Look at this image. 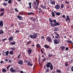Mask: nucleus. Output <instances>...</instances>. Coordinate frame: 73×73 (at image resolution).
<instances>
[{"mask_svg":"<svg viewBox=\"0 0 73 73\" xmlns=\"http://www.w3.org/2000/svg\"><path fill=\"white\" fill-rule=\"evenodd\" d=\"M30 37L31 38H37V34H34L33 36L31 35L30 36Z\"/></svg>","mask_w":73,"mask_h":73,"instance_id":"obj_2","label":"nucleus"},{"mask_svg":"<svg viewBox=\"0 0 73 73\" xmlns=\"http://www.w3.org/2000/svg\"><path fill=\"white\" fill-rule=\"evenodd\" d=\"M55 8L57 9H60V6L58 5L57 4L55 7Z\"/></svg>","mask_w":73,"mask_h":73,"instance_id":"obj_9","label":"nucleus"},{"mask_svg":"<svg viewBox=\"0 0 73 73\" xmlns=\"http://www.w3.org/2000/svg\"><path fill=\"white\" fill-rule=\"evenodd\" d=\"M65 66H68V64H67V63H66Z\"/></svg>","mask_w":73,"mask_h":73,"instance_id":"obj_59","label":"nucleus"},{"mask_svg":"<svg viewBox=\"0 0 73 73\" xmlns=\"http://www.w3.org/2000/svg\"><path fill=\"white\" fill-rule=\"evenodd\" d=\"M28 52L29 54H30V53H31V52H32V50L31 49L29 50L28 51Z\"/></svg>","mask_w":73,"mask_h":73,"instance_id":"obj_22","label":"nucleus"},{"mask_svg":"<svg viewBox=\"0 0 73 73\" xmlns=\"http://www.w3.org/2000/svg\"><path fill=\"white\" fill-rule=\"evenodd\" d=\"M20 15H24V14L23 13L21 12L20 13Z\"/></svg>","mask_w":73,"mask_h":73,"instance_id":"obj_50","label":"nucleus"},{"mask_svg":"<svg viewBox=\"0 0 73 73\" xmlns=\"http://www.w3.org/2000/svg\"><path fill=\"white\" fill-rule=\"evenodd\" d=\"M0 26L2 27H3V22L2 21L0 22Z\"/></svg>","mask_w":73,"mask_h":73,"instance_id":"obj_12","label":"nucleus"},{"mask_svg":"<svg viewBox=\"0 0 73 73\" xmlns=\"http://www.w3.org/2000/svg\"><path fill=\"white\" fill-rule=\"evenodd\" d=\"M60 13L59 12L56 13V15H57V16H60Z\"/></svg>","mask_w":73,"mask_h":73,"instance_id":"obj_23","label":"nucleus"},{"mask_svg":"<svg viewBox=\"0 0 73 73\" xmlns=\"http://www.w3.org/2000/svg\"><path fill=\"white\" fill-rule=\"evenodd\" d=\"M28 65H30V66H32V64H30V62H29L28 63Z\"/></svg>","mask_w":73,"mask_h":73,"instance_id":"obj_42","label":"nucleus"},{"mask_svg":"<svg viewBox=\"0 0 73 73\" xmlns=\"http://www.w3.org/2000/svg\"><path fill=\"white\" fill-rule=\"evenodd\" d=\"M5 61H8V59H6L5 60Z\"/></svg>","mask_w":73,"mask_h":73,"instance_id":"obj_61","label":"nucleus"},{"mask_svg":"<svg viewBox=\"0 0 73 73\" xmlns=\"http://www.w3.org/2000/svg\"><path fill=\"white\" fill-rule=\"evenodd\" d=\"M10 70L12 73H14L16 72V70H13L12 68H11Z\"/></svg>","mask_w":73,"mask_h":73,"instance_id":"obj_10","label":"nucleus"},{"mask_svg":"<svg viewBox=\"0 0 73 73\" xmlns=\"http://www.w3.org/2000/svg\"><path fill=\"white\" fill-rule=\"evenodd\" d=\"M52 56L53 55L51 54H49L48 55V56L49 57H52Z\"/></svg>","mask_w":73,"mask_h":73,"instance_id":"obj_36","label":"nucleus"},{"mask_svg":"<svg viewBox=\"0 0 73 73\" xmlns=\"http://www.w3.org/2000/svg\"><path fill=\"white\" fill-rule=\"evenodd\" d=\"M4 14V13H2L0 14V16H3Z\"/></svg>","mask_w":73,"mask_h":73,"instance_id":"obj_40","label":"nucleus"},{"mask_svg":"<svg viewBox=\"0 0 73 73\" xmlns=\"http://www.w3.org/2000/svg\"><path fill=\"white\" fill-rule=\"evenodd\" d=\"M66 42H67L68 43H71V44H73V42L71 40H67Z\"/></svg>","mask_w":73,"mask_h":73,"instance_id":"obj_16","label":"nucleus"},{"mask_svg":"<svg viewBox=\"0 0 73 73\" xmlns=\"http://www.w3.org/2000/svg\"><path fill=\"white\" fill-rule=\"evenodd\" d=\"M13 40V37H11L9 38V41H12Z\"/></svg>","mask_w":73,"mask_h":73,"instance_id":"obj_20","label":"nucleus"},{"mask_svg":"<svg viewBox=\"0 0 73 73\" xmlns=\"http://www.w3.org/2000/svg\"><path fill=\"white\" fill-rule=\"evenodd\" d=\"M36 1H34L33 3L35 4V5L34 6V8L37 9L38 5H39V3L40 2V1L39 0H36Z\"/></svg>","mask_w":73,"mask_h":73,"instance_id":"obj_1","label":"nucleus"},{"mask_svg":"<svg viewBox=\"0 0 73 73\" xmlns=\"http://www.w3.org/2000/svg\"><path fill=\"white\" fill-rule=\"evenodd\" d=\"M2 63H4V62L2 61L1 62V64H2Z\"/></svg>","mask_w":73,"mask_h":73,"instance_id":"obj_58","label":"nucleus"},{"mask_svg":"<svg viewBox=\"0 0 73 73\" xmlns=\"http://www.w3.org/2000/svg\"><path fill=\"white\" fill-rule=\"evenodd\" d=\"M19 30H17L15 32L16 33H19Z\"/></svg>","mask_w":73,"mask_h":73,"instance_id":"obj_48","label":"nucleus"},{"mask_svg":"<svg viewBox=\"0 0 73 73\" xmlns=\"http://www.w3.org/2000/svg\"><path fill=\"white\" fill-rule=\"evenodd\" d=\"M58 25H60V23H56L55 24H53L52 25V27H55Z\"/></svg>","mask_w":73,"mask_h":73,"instance_id":"obj_3","label":"nucleus"},{"mask_svg":"<svg viewBox=\"0 0 73 73\" xmlns=\"http://www.w3.org/2000/svg\"><path fill=\"white\" fill-rule=\"evenodd\" d=\"M44 38V36H42L41 37V38Z\"/></svg>","mask_w":73,"mask_h":73,"instance_id":"obj_63","label":"nucleus"},{"mask_svg":"<svg viewBox=\"0 0 73 73\" xmlns=\"http://www.w3.org/2000/svg\"><path fill=\"white\" fill-rule=\"evenodd\" d=\"M45 60H46V59L45 58H44L43 60H42V61L41 62H42V61H45Z\"/></svg>","mask_w":73,"mask_h":73,"instance_id":"obj_39","label":"nucleus"},{"mask_svg":"<svg viewBox=\"0 0 73 73\" xmlns=\"http://www.w3.org/2000/svg\"><path fill=\"white\" fill-rule=\"evenodd\" d=\"M61 48H62V50H64L65 49V46H63L62 47H61Z\"/></svg>","mask_w":73,"mask_h":73,"instance_id":"obj_37","label":"nucleus"},{"mask_svg":"<svg viewBox=\"0 0 73 73\" xmlns=\"http://www.w3.org/2000/svg\"><path fill=\"white\" fill-rule=\"evenodd\" d=\"M42 50H43V49H41V52L42 53H43V51H42Z\"/></svg>","mask_w":73,"mask_h":73,"instance_id":"obj_51","label":"nucleus"},{"mask_svg":"<svg viewBox=\"0 0 73 73\" xmlns=\"http://www.w3.org/2000/svg\"><path fill=\"white\" fill-rule=\"evenodd\" d=\"M53 65L52 64H51L50 66V69H51V70H52L53 69Z\"/></svg>","mask_w":73,"mask_h":73,"instance_id":"obj_24","label":"nucleus"},{"mask_svg":"<svg viewBox=\"0 0 73 73\" xmlns=\"http://www.w3.org/2000/svg\"><path fill=\"white\" fill-rule=\"evenodd\" d=\"M59 38V36H55L56 38Z\"/></svg>","mask_w":73,"mask_h":73,"instance_id":"obj_47","label":"nucleus"},{"mask_svg":"<svg viewBox=\"0 0 73 73\" xmlns=\"http://www.w3.org/2000/svg\"><path fill=\"white\" fill-rule=\"evenodd\" d=\"M66 50H68V48L66 47Z\"/></svg>","mask_w":73,"mask_h":73,"instance_id":"obj_56","label":"nucleus"},{"mask_svg":"<svg viewBox=\"0 0 73 73\" xmlns=\"http://www.w3.org/2000/svg\"><path fill=\"white\" fill-rule=\"evenodd\" d=\"M11 65H9V66H8L7 67V69H9V67Z\"/></svg>","mask_w":73,"mask_h":73,"instance_id":"obj_53","label":"nucleus"},{"mask_svg":"<svg viewBox=\"0 0 73 73\" xmlns=\"http://www.w3.org/2000/svg\"><path fill=\"white\" fill-rule=\"evenodd\" d=\"M29 5L30 8H32V6L31 5H32V3L31 2L29 3Z\"/></svg>","mask_w":73,"mask_h":73,"instance_id":"obj_21","label":"nucleus"},{"mask_svg":"<svg viewBox=\"0 0 73 73\" xmlns=\"http://www.w3.org/2000/svg\"><path fill=\"white\" fill-rule=\"evenodd\" d=\"M64 5L63 4H62L61 5V8H64Z\"/></svg>","mask_w":73,"mask_h":73,"instance_id":"obj_35","label":"nucleus"},{"mask_svg":"<svg viewBox=\"0 0 73 73\" xmlns=\"http://www.w3.org/2000/svg\"><path fill=\"white\" fill-rule=\"evenodd\" d=\"M51 65H52V64H51L50 62L48 63L47 64V68H49V67H50V66Z\"/></svg>","mask_w":73,"mask_h":73,"instance_id":"obj_8","label":"nucleus"},{"mask_svg":"<svg viewBox=\"0 0 73 73\" xmlns=\"http://www.w3.org/2000/svg\"><path fill=\"white\" fill-rule=\"evenodd\" d=\"M44 47H45V48H49V46H48L46 45H44Z\"/></svg>","mask_w":73,"mask_h":73,"instance_id":"obj_19","label":"nucleus"},{"mask_svg":"<svg viewBox=\"0 0 73 73\" xmlns=\"http://www.w3.org/2000/svg\"><path fill=\"white\" fill-rule=\"evenodd\" d=\"M66 3H67V4H68L69 3V2H65Z\"/></svg>","mask_w":73,"mask_h":73,"instance_id":"obj_62","label":"nucleus"},{"mask_svg":"<svg viewBox=\"0 0 73 73\" xmlns=\"http://www.w3.org/2000/svg\"><path fill=\"white\" fill-rule=\"evenodd\" d=\"M36 47L37 48H41V47L40 45V44H38L36 45Z\"/></svg>","mask_w":73,"mask_h":73,"instance_id":"obj_17","label":"nucleus"},{"mask_svg":"<svg viewBox=\"0 0 73 73\" xmlns=\"http://www.w3.org/2000/svg\"><path fill=\"white\" fill-rule=\"evenodd\" d=\"M71 27L73 29V25H72Z\"/></svg>","mask_w":73,"mask_h":73,"instance_id":"obj_64","label":"nucleus"},{"mask_svg":"<svg viewBox=\"0 0 73 73\" xmlns=\"http://www.w3.org/2000/svg\"><path fill=\"white\" fill-rule=\"evenodd\" d=\"M46 72H49V69H48L47 70H46Z\"/></svg>","mask_w":73,"mask_h":73,"instance_id":"obj_49","label":"nucleus"},{"mask_svg":"<svg viewBox=\"0 0 73 73\" xmlns=\"http://www.w3.org/2000/svg\"><path fill=\"white\" fill-rule=\"evenodd\" d=\"M63 17L64 18H65V15H63Z\"/></svg>","mask_w":73,"mask_h":73,"instance_id":"obj_60","label":"nucleus"},{"mask_svg":"<svg viewBox=\"0 0 73 73\" xmlns=\"http://www.w3.org/2000/svg\"><path fill=\"white\" fill-rule=\"evenodd\" d=\"M41 7H42V8H43V9H45V8H46V6H45L43 7L42 5H41Z\"/></svg>","mask_w":73,"mask_h":73,"instance_id":"obj_30","label":"nucleus"},{"mask_svg":"<svg viewBox=\"0 0 73 73\" xmlns=\"http://www.w3.org/2000/svg\"><path fill=\"white\" fill-rule=\"evenodd\" d=\"M2 71L3 72H6V70L5 69H2Z\"/></svg>","mask_w":73,"mask_h":73,"instance_id":"obj_27","label":"nucleus"},{"mask_svg":"<svg viewBox=\"0 0 73 73\" xmlns=\"http://www.w3.org/2000/svg\"><path fill=\"white\" fill-rule=\"evenodd\" d=\"M12 3V0H9L8 1V3L9 4H11Z\"/></svg>","mask_w":73,"mask_h":73,"instance_id":"obj_34","label":"nucleus"},{"mask_svg":"<svg viewBox=\"0 0 73 73\" xmlns=\"http://www.w3.org/2000/svg\"><path fill=\"white\" fill-rule=\"evenodd\" d=\"M31 42H32L31 41H29L27 43V45L29 44H30V43H31Z\"/></svg>","mask_w":73,"mask_h":73,"instance_id":"obj_44","label":"nucleus"},{"mask_svg":"<svg viewBox=\"0 0 73 73\" xmlns=\"http://www.w3.org/2000/svg\"><path fill=\"white\" fill-rule=\"evenodd\" d=\"M5 53L6 54V56H8L9 53V51H6V52H5Z\"/></svg>","mask_w":73,"mask_h":73,"instance_id":"obj_18","label":"nucleus"},{"mask_svg":"<svg viewBox=\"0 0 73 73\" xmlns=\"http://www.w3.org/2000/svg\"><path fill=\"white\" fill-rule=\"evenodd\" d=\"M4 33V32H3V30H1L0 31V35H1V34H3Z\"/></svg>","mask_w":73,"mask_h":73,"instance_id":"obj_28","label":"nucleus"},{"mask_svg":"<svg viewBox=\"0 0 73 73\" xmlns=\"http://www.w3.org/2000/svg\"><path fill=\"white\" fill-rule=\"evenodd\" d=\"M40 60H41V58L40 57H39L38 58L39 63V65H41V62H40Z\"/></svg>","mask_w":73,"mask_h":73,"instance_id":"obj_15","label":"nucleus"},{"mask_svg":"<svg viewBox=\"0 0 73 73\" xmlns=\"http://www.w3.org/2000/svg\"><path fill=\"white\" fill-rule=\"evenodd\" d=\"M21 55V54H20L18 56V58H20V55Z\"/></svg>","mask_w":73,"mask_h":73,"instance_id":"obj_54","label":"nucleus"},{"mask_svg":"<svg viewBox=\"0 0 73 73\" xmlns=\"http://www.w3.org/2000/svg\"><path fill=\"white\" fill-rule=\"evenodd\" d=\"M28 15H33L34 14V13H28Z\"/></svg>","mask_w":73,"mask_h":73,"instance_id":"obj_33","label":"nucleus"},{"mask_svg":"<svg viewBox=\"0 0 73 73\" xmlns=\"http://www.w3.org/2000/svg\"><path fill=\"white\" fill-rule=\"evenodd\" d=\"M10 54H13V52L12 51H11L10 52Z\"/></svg>","mask_w":73,"mask_h":73,"instance_id":"obj_31","label":"nucleus"},{"mask_svg":"<svg viewBox=\"0 0 73 73\" xmlns=\"http://www.w3.org/2000/svg\"><path fill=\"white\" fill-rule=\"evenodd\" d=\"M53 21H54V23H55V24H56V21L55 20H54Z\"/></svg>","mask_w":73,"mask_h":73,"instance_id":"obj_46","label":"nucleus"},{"mask_svg":"<svg viewBox=\"0 0 73 73\" xmlns=\"http://www.w3.org/2000/svg\"><path fill=\"white\" fill-rule=\"evenodd\" d=\"M50 3L51 4H52V5H54V4H55V1H52V0H50Z\"/></svg>","mask_w":73,"mask_h":73,"instance_id":"obj_4","label":"nucleus"},{"mask_svg":"<svg viewBox=\"0 0 73 73\" xmlns=\"http://www.w3.org/2000/svg\"><path fill=\"white\" fill-rule=\"evenodd\" d=\"M4 11V9H1V12H2V11Z\"/></svg>","mask_w":73,"mask_h":73,"instance_id":"obj_41","label":"nucleus"},{"mask_svg":"<svg viewBox=\"0 0 73 73\" xmlns=\"http://www.w3.org/2000/svg\"><path fill=\"white\" fill-rule=\"evenodd\" d=\"M18 63L19 64H20L21 65V64H23V61L21 60L19 61Z\"/></svg>","mask_w":73,"mask_h":73,"instance_id":"obj_14","label":"nucleus"},{"mask_svg":"<svg viewBox=\"0 0 73 73\" xmlns=\"http://www.w3.org/2000/svg\"><path fill=\"white\" fill-rule=\"evenodd\" d=\"M68 20L69 22H70V19L69 18V17L68 16H67V19H66V21H67Z\"/></svg>","mask_w":73,"mask_h":73,"instance_id":"obj_7","label":"nucleus"},{"mask_svg":"<svg viewBox=\"0 0 73 73\" xmlns=\"http://www.w3.org/2000/svg\"><path fill=\"white\" fill-rule=\"evenodd\" d=\"M57 72H58V73H60L61 72V71L60 70H57L56 71Z\"/></svg>","mask_w":73,"mask_h":73,"instance_id":"obj_45","label":"nucleus"},{"mask_svg":"<svg viewBox=\"0 0 73 73\" xmlns=\"http://www.w3.org/2000/svg\"><path fill=\"white\" fill-rule=\"evenodd\" d=\"M54 44H57L59 43V41H58L56 40H54Z\"/></svg>","mask_w":73,"mask_h":73,"instance_id":"obj_6","label":"nucleus"},{"mask_svg":"<svg viewBox=\"0 0 73 73\" xmlns=\"http://www.w3.org/2000/svg\"><path fill=\"white\" fill-rule=\"evenodd\" d=\"M16 44L15 42H11L10 43L11 45H15Z\"/></svg>","mask_w":73,"mask_h":73,"instance_id":"obj_25","label":"nucleus"},{"mask_svg":"<svg viewBox=\"0 0 73 73\" xmlns=\"http://www.w3.org/2000/svg\"><path fill=\"white\" fill-rule=\"evenodd\" d=\"M46 38L48 41L49 42H51L52 41V40H51V38H50L48 37Z\"/></svg>","mask_w":73,"mask_h":73,"instance_id":"obj_5","label":"nucleus"},{"mask_svg":"<svg viewBox=\"0 0 73 73\" xmlns=\"http://www.w3.org/2000/svg\"><path fill=\"white\" fill-rule=\"evenodd\" d=\"M54 31H58V28H55Z\"/></svg>","mask_w":73,"mask_h":73,"instance_id":"obj_29","label":"nucleus"},{"mask_svg":"<svg viewBox=\"0 0 73 73\" xmlns=\"http://www.w3.org/2000/svg\"><path fill=\"white\" fill-rule=\"evenodd\" d=\"M49 21L50 22H51V26L52 27V25H53V24H52V23H53V21L51 19V18H49Z\"/></svg>","mask_w":73,"mask_h":73,"instance_id":"obj_13","label":"nucleus"},{"mask_svg":"<svg viewBox=\"0 0 73 73\" xmlns=\"http://www.w3.org/2000/svg\"><path fill=\"white\" fill-rule=\"evenodd\" d=\"M55 34L56 35H57V36H59L60 35H59V34H58L57 33H55Z\"/></svg>","mask_w":73,"mask_h":73,"instance_id":"obj_43","label":"nucleus"},{"mask_svg":"<svg viewBox=\"0 0 73 73\" xmlns=\"http://www.w3.org/2000/svg\"><path fill=\"white\" fill-rule=\"evenodd\" d=\"M17 17L20 20H23V18L20 16H18Z\"/></svg>","mask_w":73,"mask_h":73,"instance_id":"obj_11","label":"nucleus"},{"mask_svg":"<svg viewBox=\"0 0 73 73\" xmlns=\"http://www.w3.org/2000/svg\"><path fill=\"white\" fill-rule=\"evenodd\" d=\"M11 49H12V50H15V48H11Z\"/></svg>","mask_w":73,"mask_h":73,"instance_id":"obj_57","label":"nucleus"},{"mask_svg":"<svg viewBox=\"0 0 73 73\" xmlns=\"http://www.w3.org/2000/svg\"><path fill=\"white\" fill-rule=\"evenodd\" d=\"M52 15L53 17H55V15H54V12H52Z\"/></svg>","mask_w":73,"mask_h":73,"instance_id":"obj_26","label":"nucleus"},{"mask_svg":"<svg viewBox=\"0 0 73 73\" xmlns=\"http://www.w3.org/2000/svg\"><path fill=\"white\" fill-rule=\"evenodd\" d=\"M3 5L4 6H7V3H3Z\"/></svg>","mask_w":73,"mask_h":73,"instance_id":"obj_32","label":"nucleus"},{"mask_svg":"<svg viewBox=\"0 0 73 73\" xmlns=\"http://www.w3.org/2000/svg\"><path fill=\"white\" fill-rule=\"evenodd\" d=\"M15 11H16V12H19V11L17 10V9H15Z\"/></svg>","mask_w":73,"mask_h":73,"instance_id":"obj_38","label":"nucleus"},{"mask_svg":"<svg viewBox=\"0 0 73 73\" xmlns=\"http://www.w3.org/2000/svg\"><path fill=\"white\" fill-rule=\"evenodd\" d=\"M71 70L72 72H73V66L71 68Z\"/></svg>","mask_w":73,"mask_h":73,"instance_id":"obj_55","label":"nucleus"},{"mask_svg":"<svg viewBox=\"0 0 73 73\" xmlns=\"http://www.w3.org/2000/svg\"><path fill=\"white\" fill-rule=\"evenodd\" d=\"M7 40V38H5V39H3L2 40V41H5V40Z\"/></svg>","mask_w":73,"mask_h":73,"instance_id":"obj_52","label":"nucleus"}]
</instances>
